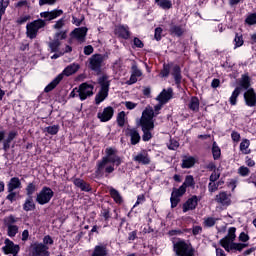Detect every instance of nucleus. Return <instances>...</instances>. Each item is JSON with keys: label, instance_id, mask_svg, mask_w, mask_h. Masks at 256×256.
Listing matches in <instances>:
<instances>
[{"label": "nucleus", "instance_id": "1", "mask_svg": "<svg viewBox=\"0 0 256 256\" xmlns=\"http://www.w3.org/2000/svg\"><path fill=\"white\" fill-rule=\"evenodd\" d=\"M123 163V159L117 155V149L108 147L105 149V156L96 162L94 175L96 179L103 177L109 178L114 173L115 167H119Z\"/></svg>", "mask_w": 256, "mask_h": 256}, {"label": "nucleus", "instance_id": "2", "mask_svg": "<svg viewBox=\"0 0 256 256\" xmlns=\"http://www.w3.org/2000/svg\"><path fill=\"white\" fill-rule=\"evenodd\" d=\"M63 15V11L61 9H54L51 11H44L40 13V17L32 22H29L26 25V37L28 39H37V35L39 31L44 30L47 27V22L53 21L58 17Z\"/></svg>", "mask_w": 256, "mask_h": 256}, {"label": "nucleus", "instance_id": "3", "mask_svg": "<svg viewBox=\"0 0 256 256\" xmlns=\"http://www.w3.org/2000/svg\"><path fill=\"white\" fill-rule=\"evenodd\" d=\"M81 69V66L79 64L73 63L68 65L60 74H58L45 88V93H51L53 89L63 81V77H71V75H75L77 71Z\"/></svg>", "mask_w": 256, "mask_h": 256}, {"label": "nucleus", "instance_id": "4", "mask_svg": "<svg viewBox=\"0 0 256 256\" xmlns=\"http://www.w3.org/2000/svg\"><path fill=\"white\" fill-rule=\"evenodd\" d=\"M159 75L162 79H167L169 75H172L175 85H181V81H183L181 66H179V64L174 65L173 62L164 63Z\"/></svg>", "mask_w": 256, "mask_h": 256}, {"label": "nucleus", "instance_id": "5", "mask_svg": "<svg viewBox=\"0 0 256 256\" xmlns=\"http://www.w3.org/2000/svg\"><path fill=\"white\" fill-rule=\"evenodd\" d=\"M173 251L176 256H195V248L185 240H178L174 243Z\"/></svg>", "mask_w": 256, "mask_h": 256}, {"label": "nucleus", "instance_id": "6", "mask_svg": "<svg viewBox=\"0 0 256 256\" xmlns=\"http://www.w3.org/2000/svg\"><path fill=\"white\" fill-rule=\"evenodd\" d=\"M105 57L103 54H93L89 58L88 69L96 73V75H101L103 73V63Z\"/></svg>", "mask_w": 256, "mask_h": 256}, {"label": "nucleus", "instance_id": "7", "mask_svg": "<svg viewBox=\"0 0 256 256\" xmlns=\"http://www.w3.org/2000/svg\"><path fill=\"white\" fill-rule=\"evenodd\" d=\"M53 197H55L53 189L48 186H44L36 195V203H38V205H47V203L51 202Z\"/></svg>", "mask_w": 256, "mask_h": 256}, {"label": "nucleus", "instance_id": "8", "mask_svg": "<svg viewBox=\"0 0 256 256\" xmlns=\"http://www.w3.org/2000/svg\"><path fill=\"white\" fill-rule=\"evenodd\" d=\"M93 89H95L93 84L87 82L80 84L77 90L80 101H85L87 98L93 97Z\"/></svg>", "mask_w": 256, "mask_h": 256}, {"label": "nucleus", "instance_id": "9", "mask_svg": "<svg viewBox=\"0 0 256 256\" xmlns=\"http://www.w3.org/2000/svg\"><path fill=\"white\" fill-rule=\"evenodd\" d=\"M187 193V190L184 189V187L180 186L179 188H173L171 197H170V203L171 208L175 209L179 203H181V197Z\"/></svg>", "mask_w": 256, "mask_h": 256}, {"label": "nucleus", "instance_id": "10", "mask_svg": "<svg viewBox=\"0 0 256 256\" xmlns=\"http://www.w3.org/2000/svg\"><path fill=\"white\" fill-rule=\"evenodd\" d=\"M199 201H201V197L197 195H193L186 200V202L182 205L183 213H187L188 211H195L197 206L199 205Z\"/></svg>", "mask_w": 256, "mask_h": 256}, {"label": "nucleus", "instance_id": "11", "mask_svg": "<svg viewBox=\"0 0 256 256\" xmlns=\"http://www.w3.org/2000/svg\"><path fill=\"white\" fill-rule=\"evenodd\" d=\"M155 117V111L153 109H145L142 112V116L137 125H155L153 118Z\"/></svg>", "mask_w": 256, "mask_h": 256}, {"label": "nucleus", "instance_id": "12", "mask_svg": "<svg viewBox=\"0 0 256 256\" xmlns=\"http://www.w3.org/2000/svg\"><path fill=\"white\" fill-rule=\"evenodd\" d=\"M49 246L43 245V243H34L31 249L30 256H50Z\"/></svg>", "mask_w": 256, "mask_h": 256}, {"label": "nucleus", "instance_id": "13", "mask_svg": "<svg viewBox=\"0 0 256 256\" xmlns=\"http://www.w3.org/2000/svg\"><path fill=\"white\" fill-rule=\"evenodd\" d=\"M113 115H115V109L112 106H107L102 112L97 113V119H99L101 123H107L113 119Z\"/></svg>", "mask_w": 256, "mask_h": 256}, {"label": "nucleus", "instance_id": "14", "mask_svg": "<svg viewBox=\"0 0 256 256\" xmlns=\"http://www.w3.org/2000/svg\"><path fill=\"white\" fill-rule=\"evenodd\" d=\"M114 34L117 36L118 39H124L128 41L131 39V30H129L128 25H118L114 29Z\"/></svg>", "mask_w": 256, "mask_h": 256}, {"label": "nucleus", "instance_id": "15", "mask_svg": "<svg viewBox=\"0 0 256 256\" xmlns=\"http://www.w3.org/2000/svg\"><path fill=\"white\" fill-rule=\"evenodd\" d=\"M237 228L235 227H230L228 229V233L227 235L220 239L219 241V245L222 246V247H225L233 242H235V239H237Z\"/></svg>", "mask_w": 256, "mask_h": 256}, {"label": "nucleus", "instance_id": "16", "mask_svg": "<svg viewBox=\"0 0 256 256\" xmlns=\"http://www.w3.org/2000/svg\"><path fill=\"white\" fill-rule=\"evenodd\" d=\"M126 137H130L131 145H139L141 143V134L137 128H127L125 131Z\"/></svg>", "mask_w": 256, "mask_h": 256}, {"label": "nucleus", "instance_id": "17", "mask_svg": "<svg viewBox=\"0 0 256 256\" xmlns=\"http://www.w3.org/2000/svg\"><path fill=\"white\" fill-rule=\"evenodd\" d=\"M247 247H249V244L230 242V244L223 246V249L227 253H237V251H238V253H241V251H243Z\"/></svg>", "mask_w": 256, "mask_h": 256}, {"label": "nucleus", "instance_id": "18", "mask_svg": "<svg viewBox=\"0 0 256 256\" xmlns=\"http://www.w3.org/2000/svg\"><path fill=\"white\" fill-rule=\"evenodd\" d=\"M244 102L247 107H256V92L254 88H249L244 92Z\"/></svg>", "mask_w": 256, "mask_h": 256}, {"label": "nucleus", "instance_id": "19", "mask_svg": "<svg viewBox=\"0 0 256 256\" xmlns=\"http://www.w3.org/2000/svg\"><path fill=\"white\" fill-rule=\"evenodd\" d=\"M87 31H89V29L87 27L75 28L70 33V36L72 37V39H76L80 43H84L85 37H87Z\"/></svg>", "mask_w": 256, "mask_h": 256}, {"label": "nucleus", "instance_id": "20", "mask_svg": "<svg viewBox=\"0 0 256 256\" xmlns=\"http://www.w3.org/2000/svg\"><path fill=\"white\" fill-rule=\"evenodd\" d=\"M133 161L139 163L140 165H150L151 157L146 149L141 150L136 156H134Z\"/></svg>", "mask_w": 256, "mask_h": 256}, {"label": "nucleus", "instance_id": "21", "mask_svg": "<svg viewBox=\"0 0 256 256\" xmlns=\"http://www.w3.org/2000/svg\"><path fill=\"white\" fill-rule=\"evenodd\" d=\"M236 89H240V91H249V89H251V77L248 73L241 76Z\"/></svg>", "mask_w": 256, "mask_h": 256}, {"label": "nucleus", "instance_id": "22", "mask_svg": "<svg viewBox=\"0 0 256 256\" xmlns=\"http://www.w3.org/2000/svg\"><path fill=\"white\" fill-rule=\"evenodd\" d=\"M156 99L161 105L169 103L170 99H173V88L163 89Z\"/></svg>", "mask_w": 256, "mask_h": 256}, {"label": "nucleus", "instance_id": "23", "mask_svg": "<svg viewBox=\"0 0 256 256\" xmlns=\"http://www.w3.org/2000/svg\"><path fill=\"white\" fill-rule=\"evenodd\" d=\"M231 195L228 194L225 191H221L219 192V194H217L215 196V201L216 203H219L220 205H223V207H229V205H231Z\"/></svg>", "mask_w": 256, "mask_h": 256}, {"label": "nucleus", "instance_id": "24", "mask_svg": "<svg viewBox=\"0 0 256 256\" xmlns=\"http://www.w3.org/2000/svg\"><path fill=\"white\" fill-rule=\"evenodd\" d=\"M5 243L6 245L3 247L5 255H17V253H19V245H15V243L9 239H6Z\"/></svg>", "mask_w": 256, "mask_h": 256}, {"label": "nucleus", "instance_id": "25", "mask_svg": "<svg viewBox=\"0 0 256 256\" xmlns=\"http://www.w3.org/2000/svg\"><path fill=\"white\" fill-rule=\"evenodd\" d=\"M138 127H141V130L143 132L142 135V141L147 143L148 141H151L153 139V129H155V125H138Z\"/></svg>", "mask_w": 256, "mask_h": 256}, {"label": "nucleus", "instance_id": "26", "mask_svg": "<svg viewBox=\"0 0 256 256\" xmlns=\"http://www.w3.org/2000/svg\"><path fill=\"white\" fill-rule=\"evenodd\" d=\"M73 183L75 187H78V189L84 191L85 193H91V191H93V188H91V184L87 183L85 180L81 178H75L73 180Z\"/></svg>", "mask_w": 256, "mask_h": 256}, {"label": "nucleus", "instance_id": "27", "mask_svg": "<svg viewBox=\"0 0 256 256\" xmlns=\"http://www.w3.org/2000/svg\"><path fill=\"white\" fill-rule=\"evenodd\" d=\"M195 163H197V159H195V157L187 155L182 156V169H191L195 167Z\"/></svg>", "mask_w": 256, "mask_h": 256}, {"label": "nucleus", "instance_id": "28", "mask_svg": "<svg viewBox=\"0 0 256 256\" xmlns=\"http://www.w3.org/2000/svg\"><path fill=\"white\" fill-rule=\"evenodd\" d=\"M23 211L29 213V211H35L37 209V205L35 204V200H33V196H27L24 204L22 205Z\"/></svg>", "mask_w": 256, "mask_h": 256}, {"label": "nucleus", "instance_id": "29", "mask_svg": "<svg viewBox=\"0 0 256 256\" xmlns=\"http://www.w3.org/2000/svg\"><path fill=\"white\" fill-rule=\"evenodd\" d=\"M109 195H110L111 199H113L114 203H116L117 205H122L123 196H121V193H119V190H117L113 187H110Z\"/></svg>", "mask_w": 256, "mask_h": 256}, {"label": "nucleus", "instance_id": "30", "mask_svg": "<svg viewBox=\"0 0 256 256\" xmlns=\"http://www.w3.org/2000/svg\"><path fill=\"white\" fill-rule=\"evenodd\" d=\"M16 189H21V180L19 177H12L7 183V191H15Z\"/></svg>", "mask_w": 256, "mask_h": 256}, {"label": "nucleus", "instance_id": "31", "mask_svg": "<svg viewBox=\"0 0 256 256\" xmlns=\"http://www.w3.org/2000/svg\"><path fill=\"white\" fill-rule=\"evenodd\" d=\"M169 33L170 35H175L176 37H183V33H185V30L183 29V26L171 23Z\"/></svg>", "mask_w": 256, "mask_h": 256}, {"label": "nucleus", "instance_id": "32", "mask_svg": "<svg viewBox=\"0 0 256 256\" xmlns=\"http://www.w3.org/2000/svg\"><path fill=\"white\" fill-rule=\"evenodd\" d=\"M98 84L100 85V89L109 91V87H111V80H109V76L107 74H104L98 78Z\"/></svg>", "mask_w": 256, "mask_h": 256}, {"label": "nucleus", "instance_id": "33", "mask_svg": "<svg viewBox=\"0 0 256 256\" xmlns=\"http://www.w3.org/2000/svg\"><path fill=\"white\" fill-rule=\"evenodd\" d=\"M108 97H109V90L100 89L95 96V104L101 105V103H103V101H105V99Z\"/></svg>", "mask_w": 256, "mask_h": 256}, {"label": "nucleus", "instance_id": "34", "mask_svg": "<svg viewBox=\"0 0 256 256\" xmlns=\"http://www.w3.org/2000/svg\"><path fill=\"white\" fill-rule=\"evenodd\" d=\"M107 245H96L91 256H107Z\"/></svg>", "mask_w": 256, "mask_h": 256}, {"label": "nucleus", "instance_id": "35", "mask_svg": "<svg viewBox=\"0 0 256 256\" xmlns=\"http://www.w3.org/2000/svg\"><path fill=\"white\" fill-rule=\"evenodd\" d=\"M187 191V188L195 189V178L193 175H187L184 182L181 185Z\"/></svg>", "mask_w": 256, "mask_h": 256}, {"label": "nucleus", "instance_id": "36", "mask_svg": "<svg viewBox=\"0 0 256 256\" xmlns=\"http://www.w3.org/2000/svg\"><path fill=\"white\" fill-rule=\"evenodd\" d=\"M199 105V98L197 96H192L188 104V108L190 109V111H194V113H197V111H199Z\"/></svg>", "mask_w": 256, "mask_h": 256}, {"label": "nucleus", "instance_id": "37", "mask_svg": "<svg viewBox=\"0 0 256 256\" xmlns=\"http://www.w3.org/2000/svg\"><path fill=\"white\" fill-rule=\"evenodd\" d=\"M211 151L214 161H219V159H221V148L217 145V142L214 141L212 143Z\"/></svg>", "mask_w": 256, "mask_h": 256}, {"label": "nucleus", "instance_id": "38", "mask_svg": "<svg viewBox=\"0 0 256 256\" xmlns=\"http://www.w3.org/2000/svg\"><path fill=\"white\" fill-rule=\"evenodd\" d=\"M25 191L28 197H33V195L37 191V182H29L25 188Z\"/></svg>", "mask_w": 256, "mask_h": 256}, {"label": "nucleus", "instance_id": "39", "mask_svg": "<svg viewBox=\"0 0 256 256\" xmlns=\"http://www.w3.org/2000/svg\"><path fill=\"white\" fill-rule=\"evenodd\" d=\"M19 221V218L15 217L13 214L4 218V225L6 227H12Z\"/></svg>", "mask_w": 256, "mask_h": 256}, {"label": "nucleus", "instance_id": "40", "mask_svg": "<svg viewBox=\"0 0 256 256\" xmlns=\"http://www.w3.org/2000/svg\"><path fill=\"white\" fill-rule=\"evenodd\" d=\"M48 47L51 53H59V47H61V41H58L54 38V40L48 43Z\"/></svg>", "mask_w": 256, "mask_h": 256}, {"label": "nucleus", "instance_id": "41", "mask_svg": "<svg viewBox=\"0 0 256 256\" xmlns=\"http://www.w3.org/2000/svg\"><path fill=\"white\" fill-rule=\"evenodd\" d=\"M10 3H11V0H0V23Z\"/></svg>", "mask_w": 256, "mask_h": 256}, {"label": "nucleus", "instance_id": "42", "mask_svg": "<svg viewBox=\"0 0 256 256\" xmlns=\"http://www.w3.org/2000/svg\"><path fill=\"white\" fill-rule=\"evenodd\" d=\"M239 95H241L240 89L235 88L229 98L230 105H233V106L237 105V99L239 98Z\"/></svg>", "mask_w": 256, "mask_h": 256}, {"label": "nucleus", "instance_id": "43", "mask_svg": "<svg viewBox=\"0 0 256 256\" xmlns=\"http://www.w3.org/2000/svg\"><path fill=\"white\" fill-rule=\"evenodd\" d=\"M155 3L156 5H158V7L164 10L171 9L173 7V3L171 2V0H159Z\"/></svg>", "mask_w": 256, "mask_h": 256}, {"label": "nucleus", "instance_id": "44", "mask_svg": "<svg viewBox=\"0 0 256 256\" xmlns=\"http://www.w3.org/2000/svg\"><path fill=\"white\" fill-rule=\"evenodd\" d=\"M249 145H251V142L247 139L243 140L240 143V151H242V153H244V155H249V153H251V150H247V149H249Z\"/></svg>", "mask_w": 256, "mask_h": 256}, {"label": "nucleus", "instance_id": "45", "mask_svg": "<svg viewBox=\"0 0 256 256\" xmlns=\"http://www.w3.org/2000/svg\"><path fill=\"white\" fill-rule=\"evenodd\" d=\"M59 129V125L47 126L44 128V133H48V135H57Z\"/></svg>", "mask_w": 256, "mask_h": 256}, {"label": "nucleus", "instance_id": "46", "mask_svg": "<svg viewBox=\"0 0 256 256\" xmlns=\"http://www.w3.org/2000/svg\"><path fill=\"white\" fill-rule=\"evenodd\" d=\"M217 223V219L213 217H206L204 218L203 225L206 228L215 227V224Z\"/></svg>", "mask_w": 256, "mask_h": 256}, {"label": "nucleus", "instance_id": "47", "mask_svg": "<svg viewBox=\"0 0 256 256\" xmlns=\"http://www.w3.org/2000/svg\"><path fill=\"white\" fill-rule=\"evenodd\" d=\"M143 47H145V43L138 37H134L132 40V49H143Z\"/></svg>", "mask_w": 256, "mask_h": 256}, {"label": "nucleus", "instance_id": "48", "mask_svg": "<svg viewBox=\"0 0 256 256\" xmlns=\"http://www.w3.org/2000/svg\"><path fill=\"white\" fill-rule=\"evenodd\" d=\"M7 227V235L8 237H15L17 233H19V226H6Z\"/></svg>", "mask_w": 256, "mask_h": 256}, {"label": "nucleus", "instance_id": "49", "mask_svg": "<svg viewBox=\"0 0 256 256\" xmlns=\"http://www.w3.org/2000/svg\"><path fill=\"white\" fill-rule=\"evenodd\" d=\"M125 115V111L118 113L116 118L118 127H125Z\"/></svg>", "mask_w": 256, "mask_h": 256}, {"label": "nucleus", "instance_id": "50", "mask_svg": "<svg viewBox=\"0 0 256 256\" xmlns=\"http://www.w3.org/2000/svg\"><path fill=\"white\" fill-rule=\"evenodd\" d=\"M234 43L235 49H237V47H243V43H245L243 40V34L236 33Z\"/></svg>", "mask_w": 256, "mask_h": 256}, {"label": "nucleus", "instance_id": "51", "mask_svg": "<svg viewBox=\"0 0 256 256\" xmlns=\"http://www.w3.org/2000/svg\"><path fill=\"white\" fill-rule=\"evenodd\" d=\"M8 195L6 196V200L10 201V203H15L17 201L18 193L15 190H7Z\"/></svg>", "mask_w": 256, "mask_h": 256}, {"label": "nucleus", "instance_id": "52", "mask_svg": "<svg viewBox=\"0 0 256 256\" xmlns=\"http://www.w3.org/2000/svg\"><path fill=\"white\" fill-rule=\"evenodd\" d=\"M54 39L56 41H63L65 39H67V30H62V31L56 32L54 34Z\"/></svg>", "mask_w": 256, "mask_h": 256}, {"label": "nucleus", "instance_id": "53", "mask_svg": "<svg viewBox=\"0 0 256 256\" xmlns=\"http://www.w3.org/2000/svg\"><path fill=\"white\" fill-rule=\"evenodd\" d=\"M247 25H256V13H251L245 19Z\"/></svg>", "mask_w": 256, "mask_h": 256}, {"label": "nucleus", "instance_id": "54", "mask_svg": "<svg viewBox=\"0 0 256 256\" xmlns=\"http://www.w3.org/2000/svg\"><path fill=\"white\" fill-rule=\"evenodd\" d=\"M163 28L161 27H157L155 28V31H154V39L156 41H161V39H163Z\"/></svg>", "mask_w": 256, "mask_h": 256}, {"label": "nucleus", "instance_id": "55", "mask_svg": "<svg viewBox=\"0 0 256 256\" xmlns=\"http://www.w3.org/2000/svg\"><path fill=\"white\" fill-rule=\"evenodd\" d=\"M131 74L136 76V77H142L143 76V72H141L139 67H137V64H133L131 66Z\"/></svg>", "mask_w": 256, "mask_h": 256}, {"label": "nucleus", "instance_id": "56", "mask_svg": "<svg viewBox=\"0 0 256 256\" xmlns=\"http://www.w3.org/2000/svg\"><path fill=\"white\" fill-rule=\"evenodd\" d=\"M219 185H221V182H209L208 184V191L209 193H215V191H217V189H219Z\"/></svg>", "mask_w": 256, "mask_h": 256}, {"label": "nucleus", "instance_id": "57", "mask_svg": "<svg viewBox=\"0 0 256 256\" xmlns=\"http://www.w3.org/2000/svg\"><path fill=\"white\" fill-rule=\"evenodd\" d=\"M54 243L55 241L50 235L44 236L42 245H45V247H49V245H53Z\"/></svg>", "mask_w": 256, "mask_h": 256}, {"label": "nucleus", "instance_id": "58", "mask_svg": "<svg viewBox=\"0 0 256 256\" xmlns=\"http://www.w3.org/2000/svg\"><path fill=\"white\" fill-rule=\"evenodd\" d=\"M221 177V173H219L217 170L212 172L210 177H209V181L211 183H215L216 181H219V178Z\"/></svg>", "mask_w": 256, "mask_h": 256}, {"label": "nucleus", "instance_id": "59", "mask_svg": "<svg viewBox=\"0 0 256 256\" xmlns=\"http://www.w3.org/2000/svg\"><path fill=\"white\" fill-rule=\"evenodd\" d=\"M168 149L170 151H177L179 149V142L177 140H170V144L168 145Z\"/></svg>", "mask_w": 256, "mask_h": 256}, {"label": "nucleus", "instance_id": "60", "mask_svg": "<svg viewBox=\"0 0 256 256\" xmlns=\"http://www.w3.org/2000/svg\"><path fill=\"white\" fill-rule=\"evenodd\" d=\"M65 27V18H60L56 23L53 25V29H63Z\"/></svg>", "mask_w": 256, "mask_h": 256}, {"label": "nucleus", "instance_id": "61", "mask_svg": "<svg viewBox=\"0 0 256 256\" xmlns=\"http://www.w3.org/2000/svg\"><path fill=\"white\" fill-rule=\"evenodd\" d=\"M101 215L104 217L105 221L111 219V210L109 208H102Z\"/></svg>", "mask_w": 256, "mask_h": 256}, {"label": "nucleus", "instance_id": "62", "mask_svg": "<svg viewBox=\"0 0 256 256\" xmlns=\"http://www.w3.org/2000/svg\"><path fill=\"white\" fill-rule=\"evenodd\" d=\"M203 233V227L201 226H193L192 227V235L197 237V235H201Z\"/></svg>", "mask_w": 256, "mask_h": 256}, {"label": "nucleus", "instance_id": "63", "mask_svg": "<svg viewBox=\"0 0 256 256\" xmlns=\"http://www.w3.org/2000/svg\"><path fill=\"white\" fill-rule=\"evenodd\" d=\"M238 171H239V175H241V177H247V175H249V173H250V170L245 166H241L238 169Z\"/></svg>", "mask_w": 256, "mask_h": 256}, {"label": "nucleus", "instance_id": "64", "mask_svg": "<svg viewBox=\"0 0 256 256\" xmlns=\"http://www.w3.org/2000/svg\"><path fill=\"white\" fill-rule=\"evenodd\" d=\"M57 0H39V6L43 7L45 5H55Z\"/></svg>", "mask_w": 256, "mask_h": 256}]
</instances>
